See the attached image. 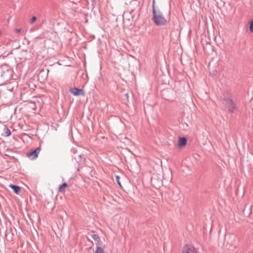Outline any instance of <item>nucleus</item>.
I'll return each mask as SVG.
<instances>
[{
    "mask_svg": "<svg viewBox=\"0 0 253 253\" xmlns=\"http://www.w3.org/2000/svg\"><path fill=\"white\" fill-rule=\"evenodd\" d=\"M155 0H153V21L158 26H163L166 24L167 21L164 17L162 13L159 10H157L155 7Z\"/></svg>",
    "mask_w": 253,
    "mask_h": 253,
    "instance_id": "f257e3e1",
    "label": "nucleus"
},
{
    "mask_svg": "<svg viewBox=\"0 0 253 253\" xmlns=\"http://www.w3.org/2000/svg\"><path fill=\"white\" fill-rule=\"evenodd\" d=\"M223 105L230 112H233L236 108V105L232 100L230 98L226 99L223 100Z\"/></svg>",
    "mask_w": 253,
    "mask_h": 253,
    "instance_id": "f03ea898",
    "label": "nucleus"
},
{
    "mask_svg": "<svg viewBox=\"0 0 253 253\" xmlns=\"http://www.w3.org/2000/svg\"><path fill=\"white\" fill-rule=\"evenodd\" d=\"M11 71L8 69L3 70L1 74V80L4 82V84H6L11 79Z\"/></svg>",
    "mask_w": 253,
    "mask_h": 253,
    "instance_id": "7ed1b4c3",
    "label": "nucleus"
},
{
    "mask_svg": "<svg viewBox=\"0 0 253 253\" xmlns=\"http://www.w3.org/2000/svg\"><path fill=\"white\" fill-rule=\"evenodd\" d=\"M197 249L192 245H185L181 252V253H197Z\"/></svg>",
    "mask_w": 253,
    "mask_h": 253,
    "instance_id": "20e7f679",
    "label": "nucleus"
},
{
    "mask_svg": "<svg viewBox=\"0 0 253 253\" xmlns=\"http://www.w3.org/2000/svg\"><path fill=\"white\" fill-rule=\"evenodd\" d=\"M41 150L40 147H38L35 150L27 153V156L31 160H35L38 158Z\"/></svg>",
    "mask_w": 253,
    "mask_h": 253,
    "instance_id": "39448f33",
    "label": "nucleus"
},
{
    "mask_svg": "<svg viewBox=\"0 0 253 253\" xmlns=\"http://www.w3.org/2000/svg\"><path fill=\"white\" fill-rule=\"evenodd\" d=\"M70 92L75 96L84 95V93L83 89H80L77 88H72L70 90Z\"/></svg>",
    "mask_w": 253,
    "mask_h": 253,
    "instance_id": "423d86ee",
    "label": "nucleus"
},
{
    "mask_svg": "<svg viewBox=\"0 0 253 253\" xmlns=\"http://www.w3.org/2000/svg\"><path fill=\"white\" fill-rule=\"evenodd\" d=\"M178 146L180 148L184 147L187 144V139L185 137H179L178 139Z\"/></svg>",
    "mask_w": 253,
    "mask_h": 253,
    "instance_id": "0eeeda50",
    "label": "nucleus"
},
{
    "mask_svg": "<svg viewBox=\"0 0 253 253\" xmlns=\"http://www.w3.org/2000/svg\"><path fill=\"white\" fill-rule=\"evenodd\" d=\"M9 187L11 188L15 193L16 194H19L21 191V187L18 186L14 185L12 184L9 185Z\"/></svg>",
    "mask_w": 253,
    "mask_h": 253,
    "instance_id": "6e6552de",
    "label": "nucleus"
},
{
    "mask_svg": "<svg viewBox=\"0 0 253 253\" xmlns=\"http://www.w3.org/2000/svg\"><path fill=\"white\" fill-rule=\"evenodd\" d=\"M95 253H106L104 248L100 246L97 245Z\"/></svg>",
    "mask_w": 253,
    "mask_h": 253,
    "instance_id": "1a4fd4ad",
    "label": "nucleus"
},
{
    "mask_svg": "<svg viewBox=\"0 0 253 253\" xmlns=\"http://www.w3.org/2000/svg\"><path fill=\"white\" fill-rule=\"evenodd\" d=\"M67 184L66 183H64L63 184L61 185L59 187V191L60 192H64L65 189L67 187Z\"/></svg>",
    "mask_w": 253,
    "mask_h": 253,
    "instance_id": "9d476101",
    "label": "nucleus"
},
{
    "mask_svg": "<svg viewBox=\"0 0 253 253\" xmlns=\"http://www.w3.org/2000/svg\"><path fill=\"white\" fill-rule=\"evenodd\" d=\"M4 135L5 136H8L10 135L11 132H10V130L8 128L5 127L4 128Z\"/></svg>",
    "mask_w": 253,
    "mask_h": 253,
    "instance_id": "9b49d317",
    "label": "nucleus"
},
{
    "mask_svg": "<svg viewBox=\"0 0 253 253\" xmlns=\"http://www.w3.org/2000/svg\"><path fill=\"white\" fill-rule=\"evenodd\" d=\"M250 31L251 32H253V21L250 22Z\"/></svg>",
    "mask_w": 253,
    "mask_h": 253,
    "instance_id": "f8f14e48",
    "label": "nucleus"
},
{
    "mask_svg": "<svg viewBox=\"0 0 253 253\" xmlns=\"http://www.w3.org/2000/svg\"><path fill=\"white\" fill-rule=\"evenodd\" d=\"M117 182L118 183V185L120 186V187H122V186L121 185V183L120 181V177L118 175L116 176Z\"/></svg>",
    "mask_w": 253,
    "mask_h": 253,
    "instance_id": "ddd939ff",
    "label": "nucleus"
},
{
    "mask_svg": "<svg viewBox=\"0 0 253 253\" xmlns=\"http://www.w3.org/2000/svg\"><path fill=\"white\" fill-rule=\"evenodd\" d=\"M37 20V18L36 16L32 17L31 20V23L33 24Z\"/></svg>",
    "mask_w": 253,
    "mask_h": 253,
    "instance_id": "4468645a",
    "label": "nucleus"
},
{
    "mask_svg": "<svg viewBox=\"0 0 253 253\" xmlns=\"http://www.w3.org/2000/svg\"><path fill=\"white\" fill-rule=\"evenodd\" d=\"M15 31L16 32V33H19L21 32V29H15Z\"/></svg>",
    "mask_w": 253,
    "mask_h": 253,
    "instance_id": "2eb2a0df",
    "label": "nucleus"
},
{
    "mask_svg": "<svg viewBox=\"0 0 253 253\" xmlns=\"http://www.w3.org/2000/svg\"><path fill=\"white\" fill-rule=\"evenodd\" d=\"M96 239L97 240V242L99 243V242H101V240H100V238L98 237V236H96Z\"/></svg>",
    "mask_w": 253,
    "mask_h": 253,
    "instance_id": "dca6fc26",
    "label": "nucleus"
}]
</instances>
